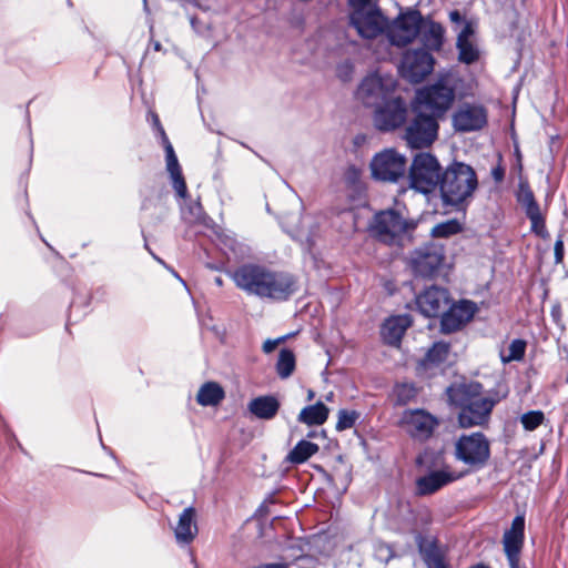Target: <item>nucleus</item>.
Returning a JSON list of instances; mask_svg holds the SVG:
<instances>
[{
  "mask_svg": "<svg viewBox=\"0 0 568 568\" xmlns=\"http://www.w3.org/2000/svg\"><path fill=\"white\" fill-rule=\"evenodd\" d=\"M478 187L474 169L465 163L455 162L444 172L439 184L443 202L450 206L468 204Z\"/></svg>",
  "mask_w": 568,
  "mask_h": 568,
  "instance_id": "20e7f679",
  "label": "nucleus"
},
{
  "mask_svg": "<svg viewBox=\"0 0 568 568\" xmlns=\"http://www.w3.org/2000/svg\"><path fill=\"white\" fill-rule=\"evenodd\" d=\"M445 253L442 245L436 243L425 244L414 250L409 256L412 271L422 277L433 276L443 265Z\"/></svg>",
  "mask_w": 568,
  "mask_h": 568,
  "instance_id": "ddd939ff",
  "label": "nucleus"
},
{
  "mask_svg": "<svg viewBox=\"0 0 568 568\" xmlns=\"http://www.w3.org/2000/svg\"><path fill=\"white\" fill-rule=\"evenodd\" d=\"M455 457L468 467L478 469L490 457L489 442L483 433L463 435L455 444Z\"/></svg>",
  "mask_w": 568,
  "mask_h": 568,
  "instance_id": "1a4fd4ad",
  "label": "nucleus"
},
{
  "mask_svg": "<svg viewBox=\"0 0 568 568\" xmlns=\"http://www.w3.org/2000/svg\"><path fill=\"white\" fill-rule=\"evenodd\" d=\"M462 77L454 71L439 73L434 83L419 89L414 105L437 119L443 118L453 106L463 85Z\"/></svg>",
  "mask_w": 568,
  "mask_h": 568,
  "instance_id": "f03ea898",
  "label": "nucleus"
},
{
  "mask_svg": "<svg viewBox=\"0 0 568 568\" xmlns=\"http://www.w3.org/2000/svg\"><path fill=\"white\" fill-rule=\"evenodd\" d=\"M170 176L172 179L173 187H174L176 194L180 197H185L186 193H187V189H186L185 180L182 175V171L178 172V174H170Z\"/></svg>",
  "mask_w": 568,
  "mask_h": 568,
  "instance_id": "ea45409f",
  "label": "nucleus"
},
{
  "mask_svg": "<svg viewBox=\"0 0 568 568\" xmlns=\"http://www.w3.org/2000/svg\"><path fill=\"white\" fill-rule=\"evenodd\" d=\"M284 341L285 337H280L276 339H266L263 343L262 349L264 353L270 354L278 346V344L283 343Z\"/></svg>",
  "mask_w": 568,
  "mask_h": 568,
  "instance_id": "a19ab883",
  "label": "nucleus"
},
{
  "mask_svg": "<svg viewBox=\"0 0 568 568\" xmlns=\"http://www.w3.org/2000/svg\"><path fill=\"white\" fill-rule=\"evenodd\" d=\"M233 281L239 288L263 298L286 300L295 291L292 275L256 264L239 267L233 273Z\"/></svg>",
  "mask_w": 568,
  "mask_h": 568,
  "instance_id": "f257e3e1",
  "label": "nucleus"
},
{
  "mask_svg": "<svg viewBox=\"0 0 568 568\" xmlns=\"http://www.w3.org/2000/svg\"><path fill=\"white\" fill-rule=\"evenodd\" d=\"M320 447L308 440H300L286 456V462L291 464H303L318 452Z\"/></svg>",
  "mask_w": 568,
  "mask_h": 568,
  "instance_id": "bb28decb",
  "label": "nucleus"
},
{
  "mask_svg": "<svg viewBox=\"0 0 568 568\" xmlns=\"http://www.w3.org/2000/svg\"><path fill=\"white\" fill-rule=\"evenodd\" d=\"M407 118V106L400 97H393L375 108L374 123L381 131H392L400 126Z\"/></svg>",
  "mask_w": 568,
  "mask_h": 568,
  "instance_id": "dca6fc26",
  "label": "nucleus"
},
{
  "mask_svg": "<svg viewBox=\"0 0 568 568\" xmlns=\"http://www.w3.org/2000/svg\"><path fill=\"white\" fill-rule=\"evenodd\" d=\"M224 398L223 388L213 382L205 383L199 390L196 399L202 406L217 405Z\"/></svg>",
  "mask_w": 568,
  "mask_h": 568,
  "instance_id": "cd10ccee",
  "label": "nucleus"
},
{
  "mask_svg": "<svg viewBox=\"0 0 568 568\" xmlns=\"http://www.w3.org/2000/svg\"><path fill=\"white\" fill-rule=\"evenodd\" d=\"M449 345L443 342L435 343L426 354V361L430 364H439L447 358Z\"/></svg>",
  "mask_w": 568,
  "mask_h": 568,
  "instance_id": "473e14b6",
  "label": "nucleus"
},
{
  "mask_svg": "<svg viewBox=\"0 0 568 568\" xmlns=\"http://www.w3.org/2000/svg\"><path fill=\"white\" fill-rule=\"evenodd\" d=\"M357 418L358 414L355 410L341 409L338 412L336 429L341 432L353 427Z\"/></svg>",
  "mask_w": 568,
  "mask_h": 568,
  "instance_id": "e433bc0d",
  "label": "nucleus"
},
{
  "mask_svg": "<svg viewBox=\"0 0 568 568\" xmlns=\"http://www.w3.org/2000/svg\"><path fill=\"white\" fill-rule=\"evenodd\" d=\"M526 215L530 220L531 231L542 239L547 237L548 232L546 230L545 217L540 211V207L526 213Z\"/></svg>",
  "mask_w": 568,
  "mask_h": 568,
  "instance_id": "2f4dec72",
  "label": "nucleus"
},
{
  "mask_svg": "<svg viewBox=\"0 0 568 568\" xmlns=\"http://www.w3.org/2000/svg\"><path fill=\"white\" fill-rule=\"evenodd\" d=\"M373 178L385 182H396L405 174L406 158L394 149H385L371 161Z\"/></svg>",
  "mask_w": 568,
  "mask_h": 568,
  "instance_id": "f8f14e48",
  "label": "nucleus"
},
{
  "mask_svg": "<svg viewBox=\"0 0 568 568\" xmlns=\"http://www.w3.org/2000/svg\"><path fill=\"white\" fill-rule=\"evenodd\" d=\"M405 390H407L408 393H413L414 392L413 387H408L407 385H403V386L398 387V394L399 395H400L402 392H405Z\"/></svg>",
  "mask_w": 568,
  "mask_h": 568,
  "instance_id": "a18cd8bd",
  "label": "nucleus"
},
{
  "mask_svg": "<svg viewBox=\"0 0 568 568\" xmlns=\"http://www.w3.org/2000/svg\"><path fill=\"white\" fill-rule=\"evenodd\" d=\"M462 475H456L446 469L433 471L416 481L417 493L419 495H432L445 485L458 479Z\"/></svg>",
  "mask_w": 568,
  "mask_h": 568,
  "instance_id": "aec40b11",
  "label": "nucleus"
},
{
  "mask_svg": "<svg viewBox=\"0 0 568 568\" xmlns=\"http://www.w3.org/2000/svg\"><path fill=\"white\" fill-rule=\"evenodd\" d=\"M476 312V305L469 301H462L449 307L442 317V331L452 333L469 322Z\"/></svg>",
  "mask_w": 568,
  "mask_h": 568,
  "instance_id": "6ab92c4d",
  "label": "nucleus"
},
{
  "mask_svg": "<svg viewBox=\"0 0 568 568\" xmlns=\"http://www.w3.org/2000/svg\"><path fill=\"white\" fill-rule=\"evenodd\" d=\"M195 515V509L193 507L185 508L180 515L178 525L174 529L178 542L190 544L195 538L197 534Z\"/></svg>",
  "mask_w": 568,
  "mask_h": 568,
  "instance_id": "4be33fe9",
  "label": "nucleus"
},
{
  "mask_svg": "<svg viewBox=\"0 0 568 568\" xmlns=\"http://www.w3.org/2000/svg\"><path fill=\"white\" fill-rule=\"evenodd\" d=\"M545 420V415L541 410H530L520 417V422L526 430H535Z\"/></svg>",
  "mask_w": 568,
  "mask_h": 568,
  "instance_id": "f704fd0d",
  "label": "nucleus"
},
{
  "mask_svg": "<svg viewBox=\"0 0 568 568\" xmlns=\"http://www.w3.org/2000/svg\"><path fill=\"white\" fill-rule=\"evenodd\" d=\"M413 113L414 116L405 128L404 140L412 149L428 148L438 138L439 119L423 110H418L414 104Z\"/></svg>",
  "mask_w": 568,
  "mask_h": 568,
  "instance_id": "0eeeda50",
  "label": "nucleus"
},
{
  "mask_svg": "<svg viewBox=\"0 0 568 568\" xmlns=\"http://www.w3.org/2000/svg\"><path fill=\"white\" fill-rule=\"evenodd\" d=\"M444 28L440 23L423 18L422 41L427 50L439 51L444 43Z\"/></svg>",
  "mask_w": 568,
  "mask_h": 568,
  "instance_id": "b1692460",
  "label": "nucleus"
},
{
  "mask_svg": "<svg viewBox=\"0 0 568 568\" xmlns=\"http://www.w3.org/2000/svg\"><path fill=\"white\" fill-rule=\"evenodd\" d=\"M183 217L189 223H204L205 213L199 202L191 203L182 211Z\"/></svg>",
  "mask_w": 568,
  "mask_h": 568,
  "instance_id": "72a5a7b5",
  "label": "nucleus"
},
{
  "mask_svg": "<svg viewBox=\"0 0 568 568\" xmlns=\"http://www.w3.org/2000/svg\"><path fill=\"white\" fill-rule=\"evenodd\" d=\"M457 232H458V224L455 221L437 224L432 230V234L436 237H447Z\"/></svg>",
  "mask_w": 568,
  "mask_h": 568,
  "instance_id": "4c0bfd02",
  "label": "nucleus"
},
{
  "mask_svg": "<svg viewBox=\"0 0 568 568\" xmlns=\"http://www.w3.org/2000/svg\"><path fill=\"white\" fill-rule=\"evenodd\" d=\"M216 283H217L219 285H221V284H222V280H221L220 277H217V278H216Z\"/></svg>",
  "mask_w": 568,
  "mask_h": 568,
  "instance_id": "09e8293b",
  "label": "nucleus"
},
{
  "mask_svg": "<svg viewBox=\"0 0 568 568\" xmlns=\"http://www.w3.org/2000/svg\"><path fill=\"white\" fill-rule=\"evenodd\" d=\"M450 19H452L453 21H458V20L460 19L459 13H458L457 11H453V12L450 13Z\"/></svg>",
  "mask_w": 568,
  "mask_h": 568,
  "instance_id": "49530a36",
  "label": "nucleus"
},
{
  "mask_svg": "<svg viewBox=\"0 0 568 568\" xmlns=\"http://www.w3.org/2000/svg\"><path fill=\"white\" fill-rule=\"evenodd\" d=\"M378 0H348L349 22L357 33L365 39L384 34L387 19L382 13Z\"/></svg>",
  "mask_w": 568,
  "mask_h": 568,
  "instance_id": "39448f33",
  "label": "nucleus"
},
{
  "mask_svg": "<svg viewBox=\"0 0 568 568\" xmlns=\"http://www.w3.org/2000/svg\"><path fill=\"white\" fill-rule=\"evenodd\" d=\"M359 172L355 168H351L346 172V179L351 183H355L358 180Z\"/></svg>",
  "mask_w": 568,
  "mask_h": 568,
  "instance_id": "c03bdc74",
  "label": "nucleus"
},
{
  "mask_svg": "<svg viewBox=\"0 0 568 568\" xmlns=\"http://www.w3.org/2000/svg\"><path fill=\"white\" fill-rule=\"evenodd\" d=\"M443 173L437 159L430 153L417 154L409 169V185L427 197L435 195Z\"/></svg>",
  "mask_w": 568,
  "mask_h": 568,
  "instance_id": "423d86ee",
  "label": "nucleus"
},
{
  "mask_svg": "<svg viewBox=\"0 0 568 568\" xmlns=\"http://www.w3.org/2000/svg\"><path fill=\"white\" fill-rule=\"evenodd\" d=\"M527 343L524 339H514L507 349L500 351V358L503 363H510L514 361L523 359L526 352Z\"/></svg>",
  "mask_w": 568,
  "mask_h": 568,
  "instance_id": "c756f323",
  "label": "nucleus"
},
{
  "mask_svg": "<svg viewBox=\"0 0 568 568\" xmlns=\"http://www.w3.org/2000/svg\"><path fill=\"white\" fill-rule=\"evenodd\" d=\"M396 80L392 74L374 72L366 75L357 90V98L369 108H378L393 98Z\"/></svg>",
  "mask_w": 568,
  "mask_h": 568,
  "instance_id": "6e6552de",
  "label": "nucleus"
},
{
  "mask_svg": "<svg viewBox=\"0 0 568 568\" xmlns=\"http://www.w3.org/2000/svg\"><path fill=\"white\" fill-rule=\"evenodd\" d=\"M423 554L428 568H448L440 551L436 547L432 546L426 548Z\"/></svg>",
  "mask_w": 568,
  "mask_h": 568,
  "instance_id": "c9c22d12",
  "label": "nucleus"
},
{
  "mask_svg": "<svg viewBox=\"0 0 568 568\" xmlns=\"http://www.w3.org/2000/svg\"><path fill=\"white\" fill-rule=\"evenodd\" d=\"M481 386L478 383L459 384L450 386L447 390L449 400L460 407L458 423L463 428L483 426L488 419L496 402L480 395Z\"/></svg>",
  "mask_w": 568,
  "mask_h": 568,
  "instance_id": "7ed1b4c3",
  "label": "nucleus"
},
{
  "mask_svg": "<svg viewBox=\"0 0 568 568\" xmlns=\"http://www.w3.org/2000/svg\"><path fill=\"white\" fill-rule=\"evenodd\" d=\"M504 175H505V170L501 168V166H497V168H494L491 170V176L494 178V180L499 183L503 181L504 179Z\"/></svg>",
  "mask_w": 568,
  "mask_h": 568,
  "instance_id": "37998d69",
  "label": "nucleus"
},
{
  "mask_svg": "<svg viewBox=\"0 0 568 568\" xmlns=\"http://www.w3.org/2000/svg\"><path fill=\"white\" fill-rule=\"evenodd\" d=\"M314 396H315V393L312 389H310L307 393V399L312 400L314 398Z\"/></svg>",
  "mask_w": 568,
  "mask_h": 568,
  "instance_id": "de8ad7c7",
  "label": "nucleus"
},
{
  "mask_svg": "<svg viewBox=\"0 0 568 568\" xmlns=\"http://www.w3.org/2000/svg\"><path fill=\"white\" fill-rule=\"evenodd\" d=\"M449 295L445 288L432 286L417 297L420 312L428 317L443 313L449 305Z\"/></svg>",
  "mask_w": 568,
  "mask_h": 568,
  "instance_id": "a211bd4d",
  "label": "nucleus"
},
{
  "mask_svg": "<svg viewBox=\"0 0 568 568\" xmlns=\"http://www.w3.org/2000/svg\"><path fill=\"white\" fill-rule=\"evenodd\" d=\"M165 153H166V169L170 174H178V172H181V168L178 161V158L174 153V150L172 145L168 142L165 146Z\"/></svg>",
  "mask_w": 568,
  "mask_h": 568,
  "instance_id": "58836bf2",
  "label": "nucleus"
},
{
  "mask_svg": "<svg viewBox=\"0 0 568 568\" xmlns=\"http://www.w3.org/2000/svg\"><path fill=\"white\" fill-rule=\"evenodd\" d=\"M453 128L457 132H471L487 124V110L480 104L463 103L454 112Z\"/></svg>",
  "mask_w": 568,
  "mask_h": 568,
  "instance_id": "f3484780",
  "label": "nucleus"
},
{
  "mask_svg": "<svg viewBox=\"0 0 568 568\" xmlns=\"http://www.w3.org/2000/svg\"><path fill=\"white\" fill-rule=\"evenodd\" d=\"M564 257V242L561 239H558L555 242V260L557 263H560Z\"/></svg>",
  "mask_w": 568,
  "mask_h": 568,
  "instance_id": "79ce46f5",
  "label": "nucleus"
},
{
  "mask_svg": "<svg viewBox=\"0 0 568 568\" xmlns=\"http://www.w3.org/2000/svg\"><path fill=\"white\" fill-rule=\"evenodd\" d=\"M473 33L471 26L466 24L457 37L458 59L467 64L474 63L478 59V51L470 40Z\"/></svg>",
  "mask_w": 568,
  "mask_h": 568,
  "instance_id": "393cba45",
  "label": "nucleus"
},
{
  "mask_svg": "<svg viewBox=\"0 0 568 568\" xmlns=\"http://www.w3.org/2000/svg\"><path fill=\"white\" fill-rule=\"evenodd\" d=\"M296 365L295 355L291 349L283 348L280 351L278 359L276 363V372L283 379L288 378Z\"/></svg>",
  "mask_w": 568,
  "mask_h": 568,
  "instance_id": "c85d7f7f",
  "label": "nucleus"
},
{
  "mask_svg": "<svg viewBox=\"0 0 568 568\" xmlns=\"http://www.w3.org/2000/svg\"><path fill=\"white\" fill-rule=\"evenodd\" d=\"M435 60L425 49L408 50L404 53L399 71L410 82L423 81L434 69Z\"/></svg>",
  "mask_w": 568,
  "mask_h": 568,
  "instance_id": "4468645a",
  "label": "nucleus"
},
{
  "mask_svg": "<svg viewBox=\"0 0 568 568\" xmlns=\"http://www.w3.org/2000/svg\"><path fill=\"white\" fill-rule=\"evenodd\" d=\"M410 324L412 321L408 315L389 317L384 322L381 329L384 342L393 346L398 345Z\"/></svg>",
  "mask_w": 568,
  "mask_h": 568,
  "instance_id": "412c9836",
  "label": "nucleus"
},
{
  "mask_svg": "<svg viewBox=\"0 0 568 568\" xmlns=\"http://www.w3.org/2000/svg\"><path fill=\"white\" fill-rule=\"evenodd\" d=\"M281 407L280 400L273 395L258 396L248 403V410L257 418L270 420Z\"/></svg>",
  "mask_w": 568,
  "mask_h": 568,
  "instance_id": "5701e85b",
  "label": "nucleus"
},
{
  "mask_svg": "<svg viewBox=\"0 0 568 568\" xmlns=\"http://www.w3.org/2000/svg\"><path fill=\"white\" fill-rule=\"evenodd\" d=\"M328 414L329 409L322 402H317L304 407L300 412L297 420L307 426L322 425L327 420Z\"/></svg>",
  "mask_w": 568,
  "mask_h": 568,
  "instance_id": "a878e982",
  "label": "nucleus"
},
{
  "mask_svg": "<svg viewBox=\"0 0 568 568\" xmlns=\"http://www.w3.org/2000/svg\"><path fill=\"white\" fill-rule=\"evenodd\" d=\"M423 16L419 11L408 9L400 12L392 22L387 21L384 34L396 47L412 43L422 30Z\"/></svg>",
  "mask_w": 568,
  "mask_h": 568,
  "instance_id": "9d476101",
  "label": "nucleus"
},
{
  "mask_svg": "<svg viewBox=\"0 0 568 568\" xmlns=\"http://www.w3.org/2000/svg\"><path fill=\"white\" fill-rule=\"evenodd\" d=\"M416 223L413 220L403 217L394 210H386L377 213L374 217L372 230L384 243L392 244L403 234L414 230Z\"/></svg>",
  "mask_w": 568,
  "mask_h": 568,
  "instance_id": "9b49d317",
  "label": "nucleus"
},
{
  "mask_svg": "<svg viewBox=\"0 0 568 568\" xmlns=\"http://www.w3.org/2000/svg\"><path fill=\"white\" fill-rule=\"evenodd\" d=\"M399 424L410 437L424 442L433 435L438 420L423 409H408L403 413Z\"/></svg>",
  "mask_w": 568,
  "mask_h": 568,
  "instance_id": "2eb2a0df",
  "label": "nucleus"
},
{
  "mask_svg": "<svg viewBox=\"0 0 568 568\" xmlns=\"http://www.w3.org/2000/svg\"><path fill=\"white\" fill-rule=\"evenodd\" d=\"M518 202L525 209V213H528L539 207L538 203L535 200L534 193L527 183L519 184Z\"/></svg>",
  "mask_w": 568,
  "mask_h": 568,
  "instance_id": "7c9ffc66",
  "label": "nucleus"
}]
</instances>
